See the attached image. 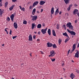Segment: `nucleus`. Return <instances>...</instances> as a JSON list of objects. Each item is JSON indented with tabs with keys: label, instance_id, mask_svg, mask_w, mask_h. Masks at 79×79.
<instances>
[{
	"label": "nucleus",
	"instance_id": "nucleus-6",
	"mask_svg": "<svg viewBox=\"0 0 79 79\" xmlns=\"http://www.w3.org/2000/svg\"><path fill=\"white\" fill-rule=\"evenodd\" d=\"M32 20L33 21H35L37 20V16H32Z\"/></svg>",
	"mask_w": 79,
	"mask_h": 79
},
{
	"label": "nucleus",
	"instance_id": "nucleus-60",
	"mask_svg": "<svg viewBox=\"0 0 79 79\" xmlns=\"http://www.w3.org/2000/svg\"><path fill=\"white\" fill-rule=\"evenodd\" d=\"M66 37H67L69 39V36H68V35H67Z\"/></svg>",
	"mask_w": 79,
	"mask_h": 79
},
{
	"label": "nucleus",
	"instance_id": "nucleus-7",
	"mask_svg": "<svg viewBox=\"0 0 79 79\" xmlns=\"http://www.w3.org/2000/svg\"><path fill=\"white\" fill-rule=\"evenodd\" d=\"M28 40H29V41H32V35H29V36H28Z\"/></svg>",
	"mask_w": 79,
	"mask_h": 79
},
{
	"label": "nucleus",
	"instance_id": "nucleus-22",
	"mask_svg": "<svg viewBox=\"0 0 79 79\" xmlns=\"http://www.w3.org/2000/svg\"><path fill=\"white\" fill-rule=\"evenodd\" d=\"M78 10H77V9H75L73 12V15H76V12H78Z\"/></svg>",
	"mask_w": 79,
	"mask_h": 79
},
{
	"label": "nucleus",
	"instance_id": "nucleus-34",
	"mask_svg": "<svg viewBox=\"0 0 79 79\" xmlns=\"http://www.w3.org/2000/svg\"><path fill=\"white\" fill-rule=\"evenodd\" d=\"M7 21H8V22H9L10 21V17H7V18L6 19Z\"/></svg>",
	"mask_w": 79,
	"mask_h": 79
},
{
	"label": "nucleus",
	"instance_id": "nucleus-5",
	"mask_svg": "<svg viewBox=\"0 0 79 79\" xmlns=\"http://www.w3.org/2000/svg\"><path fill=\"white\" fill-rule=\"evenodd\" d=\"M32 25V27L31 29H34V28H35L37 26V25L35 24V23H33L31 24Z\"/></svg>",
	"mask_w": 79,
	"mask_h": 79
},
{
	"label": "nucleus",
	"instance_id": "nucleus-38",
	"mask_svg": "<svg viewBox=\"0 0 79 79\" xmlns=\"http://www.w3.org/2000/svg\"><path fill=\"white\" fill-rule=\"evenodd\" d=\"M56 29H59V25L57 24L56 26Z\"/></svg>",
	"mask_w": 79,
	"mask_h": 79
},
{
	"label": "nucleus",
	"instance_id": "nucleus-54",
	"mask_svg": "<svg viewBox=\"0 0 79 79\" xmlns=\"http://www.w3.org/2000/svg\"><path fill=\"white\" fill-rule=\"evenodd\" d=\"M43 11V9H41V12H42Z\"/></svg>",
	"mask_w": 79,
	"mask_h": 79
},
{
	"label": "nucleus",
	"instance_id": "nucleus-58",
	"mask_svg": "<svg viewBox=\"0 0 79 79\" xmlns=\"http://www.w3.org/2000/svg\"><path fill=\"white\" fill-rule=\"evenodd\" d=\"M77 15L79 17V13L77 14Z\"/></svg>",
	"mask_w": 79,
	"mask_h": 79
},
{
	"label": "nucleus",
	"instance_id": "nucleus-31",
	"mask_svg": "<svg viewBox=\"0 0 79 79\" xmlns=\"http://www.w3.org/2000/svg\"><path fill=\"white\" fill-rule=\"evenodd\" d=\"M3 6V5L2 4V0H0V7H1V6Z\"/></svg>",
	"mask_w": 79,
	"mask_h": 79
},
{
	"label": "nucleus",
	"instance_id": "nucleus-40",
	"mask_svg": "<svg viewBox=\"0 0 79 79\" xmlns=\"http://www.w3.org/2000/svg\"><path fill=\"white\" fill-rule=\"evenodd\" d=\"M16 37H17V36H13L12 37V38L13 39H16Z\"/></svg>",
	"mask_w": 79,
	"mask_h": 79
},
{
	"label": "nucleus",
	"instance_id": "nucleus-9",
	"mask_svg": "<svg viewBox=\"0 0 79 79\" xmlns=\"http://www.w3.org/2000/svg\"><path fill=\"white\" fill-rule=\"evenodd\" d=\"M14 26L15 29H17L18 28V24H17L16 23L14 22Z\"/></svg>",
	"mask_w": 79,
	"mask_h": 79
},
{
	"label": "nucleus",
	"instance_id": "nucleus-19",
	"mask_svg": "<svg viewBox=\"0 0 79 79\" xmlns=\"http://www.w3.org/2000/svg\"><path fill=\"white\" fill-rule=\"evenodd\" d=\"M48 33L49 35H51V30H50V29L49 28L48 29Z\"/></svg>",
	"mask_w": 79,
	"mask_h": 79
},
{
	"label": "nucleus",
	"instance_id": "nucleus-26",
	"mask_svg": "<svg viewBox=\"0 0 79 79\" xmlns=\"http://www.w3.org/2000/svg\"><path fill=\"white\" fill-rule=\"evenodd\" d=\"M75 48H76V44H75L73 46V50H75Z\"/></svg>",
	"mask_w": 79,
	"mask_h": 79
},
{
	"label": "nucleus",
	"instance_id": "nucleus-8",
	"mask_svg": "<svg viewBox=\"0 0 79 79\" xmlns=\"http://www.w3.org/2000/svg\"><path fill=\"white\" fill-rule=\"evenodd\" d=\"M47 44V45H48V47H52L53 45V44L50 43H48Z\"/></svg>",
	"mask_w": 79,
	"mask_h": 79
},
{
	"label": "nucleus",
	"instance_id": "nucleus-49",
	"mask_svg": "<svg viewBox=\"0 0 79 79\" xmlns=\"http://www.w3.org/2000/svg\"><path fill=\"white\" fill-rule=\"evenodd\" d=\"M37 41L39 42V41H40V39H37Z\"/></svg>",
	"mask_w": 79,
	"mask_h": 79
},
{
	"label": "nucleus",
	"instance_id": "nucleus-53",
	"mask_svg": "<svg viewBox=\"0 0 79 79\" xmlns=\"http://www.w3.org/2000/svg\"><path fill=\"white\" fill-rule=\"evenodd\" d=\"M40 53L41 54H44V52H42V51H40Z\"/></svg>",
	"mask_w": 79,
	"mask_h": 79
},
{
	"label": "nucleus",
	"instance_id": "nucleus-50",
	"mask_svg": "<svg viewBox=\"0 0 79 79\" xmlns=\"http://www.w3.org/2000/svg\"><path fill=\"white\" fill-rule=\"evenodd\" d=\"M75 23H77V20H76L75 21Z\"/></svg>",
	"mask_w": 79,
	"mask_h": 79
},
{
	"label": "nucleus",
	"instance_id": "nucleus-36",
	"mask_svg": "<svg viewBox=\"0 0 79 79\" xmlns=\"http://www.w3.org/2000/svg\"><path fill=\"white\" fill-rule=\"evenodd\" d=\"M51 61H55V59L54 58V59H51Z\"/></svg>",
	"mask_w": 79,
	"mask_h": 79
},
{
	"label": "nucleus",
	"instance_id": "nucleus-45",
	"mask_svg": "<svg viewBox=\"0 0 79 79\" xmlns=\"http://www.w3.org/2000/svg\"><path fill=\"white\" fill-rule=\"evenodd\" d=\"M38 34H39V35H40V32L39 31L38 33Z\"/></svg>",
	"mask_w": 79,
	"mask_h": 79
},
{
	"label": "nucleus",
	"instance_id": "nucleus-24",
	"mask_svg": "<svg viewBox=\"0 0 79 79\" xmlns=\"http://www.w3.org/2000/svg\"><path fill=\"white\" fill-rule=\"evenodd\" d=\"M58 13H59V10H58V9H57L56 11L55 15H57Z\"/></svg>",
	"mask_w": 79,
	"mask_h": 79
},
{
	"label": "nucleus",
	"instance_id": "nucleus-13",
	"mask_svg": "<svg viewBox=\"0 0 79 79\" xmlns=\"http://www.w3.org/2000/svg\"><path fill=\"white\" fill-rule=\"evenodd\" d=\"M19 7H20V9L22 10L23 11H25V8L24 7H22L21 6H19Z\"/></svg>",
	"mask_w": 79,
	"mask_h": 79
},
{
	"label": "nucleus",
	"instance_id": "nucleus-1",
	"mask_svg": "<svg viewBox=\"0 0 79 79\" xmlns=\"http://www.w3.org/2000/svg\"><path fill=\"white\" fill-rule=\"evenodd\" d=\"M48 29V28L46 27L45 29H42L41 30V32H42L43 34H45L46 33H47V31Z\"/></svg>",
	"mask_w": 79,
	"mask_h": 79
},
{
	"label": "nucleus",
	"instance_id": "nucleus-62",
	"mask_svg": "<svg viewBox=\"0 0 79 79\" xmlns=\"http://www.w3.org/2000/svg\"><path fill=\"white\" fill-rule=\"evenodd\" d=\"M37 13H39V11H37Z\"/></svg>",
	"mask_w": 79,
	"mask_h": 79
},
{
	"label": "nucleus",
	"instance_id": "nucleus-61",
	"mask_svg": "<svg viewBox=\"0 0 79 79\" xmlns=\"http://www.w3.org/2000/svg\"><path fill=\"white\" fill-rule=\"evenodd\" d=\"M6 32L7 34H8V31H6Z\"/></svg>",
	"mask_w": 79,
	"mask_h": 79
},
{
	"label": "nucleus",
	"instance_id": "nucleus-32",
	"mask_svg": "<svg viewBox=\"0 0 79 79\" xmlns=\"http://www.w3.org/2000/svg\"><path fill=\"white\" fill-rule=\"evenodd\" d=\"M71 6H72V5H70L69 7L67 8V10L68 11H69L70 10Z\"/></svg>",
	"mask_w": 79,
	"mask_h": 79
},
{
	"label": "nucleus",
	"instance_id": "nucleus-33",
	"mask_svg": "<svg viewBox=\"0 0 79 79\" xmlns=\"http://www.w3.org/2000/svg\"><path fill=\"white\" fill-rule=\"evenodd\" d=\"M63 35H65V36H66H66L68 35V34L66 33V32H65L64 33H63Z\"/></svg>",
	"mask_w": 79,
	"mask_h": 79
},
{
	"label": "nucleus",
	"instance_id": "nucleus-28",
	"mask_svg": "<svg viewBox=\"0 0 79 79\" xmlns=\"http://www.w3.org/2000/svg\"><path fill=\"white\" fill-rule=\"evenodd\" d=\"M69 39H70V38H67V39H65V41H64V42L65 43H66L68 41H69Z\"/></svg>",
	"mask_w": 79,
	"mask_h": 79
},
{
	"label": "nucleus",
	"instance_id": "nucleus-42",
	"mask_svg": "<svg viewBox=\"0 0 79 79\" xmlns=\"http://www.w3.org/2000/svg\"><path fill=\"white\" fill-rule=\"evenodd\" d=\"M12 32V31H11V30H10V33H9L10 35H11Z\"/></svg>",
	"mask_w": 79,
	"mask_h": 79
},
{
	"label": "nucleus",
	"instance_id": "nucleus-37",
	"mask_svg": "<svg viewBox=\"0 0 79 79\" xmlns=\"http://www.w3.org/2000/svg\"><path fill=\"white\" fill-rule=\"evenodd\" d=\"M32 5H31L30 6L29 9L31 10V9H32Z\"/></svg>",
	"mask_w": 79,
	"mask_h": 79
},
{
	"label": "nucleus",
	"instance_id": "nucleus-52",
	"mask_svg": "<svg viewBox=\"0 0 79 79\" xmlns=\"http://www.w3.org/2000/svg\"><path fill=\"white\" fill-rule=\"evenodd\" d=\"M78 47H79V44H78L77 45V48H78Z\"/></svg>",
	"mask_w": 79,
	"mask_h": 79
},
{
	"label": "nucleus",
	"instance_id": "nucleus-3",
	"mask_svg": "<svg viewBox=\"0 0 79 79\" xmlns=\"http://www.w3.org/2000/svg\"><path fill=\"white\" fill-rule=\"evenodd\" d=\"M56 54V53H55V52L54 51H51L50 52V55H49V57H50V56H54L55 54Z\"/></svg>",
	"mask_w": 79,
	"mask_h": 79
},
{
	"label": "nucleus",
	"instance_id": "nucleus-35",
	"mask_svg": "<svg viewBox=\"0 0 79 79\" xmlns=\"http://www.w3.org/2000/svg\"><path fill=\"white\" fill-rule=\"evenodd\" d=\"M23 23V24H27V21H24Z\"/></svg>",
	"mask_w": 79,
	"mask_h": 79
},
{
	"label": "nucleus",
	"instance_id": "nucleus-10",
	"mask_svg": "<svg viewBox=\"0 0 79 79\" xmlns=\"http://www.w3.org/2000/svg\"><path fill=\"white\" fill-rule=\"evenodd\" d=\"M15 17V15L14 14H12L11 16H10V18L11 19V20L12 21H13V20L14 19V17Z\"/></svg>",
	"mask_w": 79,
	"mask_h": 79
},
{
	"label": "nucleus",
	"instance_id": "nucleus-2",
	"mask_svg": "<svg viewBox=\"0 0 79 79\" xmlns=\"http://www.w3.org/2000/svg\"><path fill=\"white\" fill-rule=\"evenodd\" d=\"M67 31L68 32L70 33L72 35H76V33L74 32V31H70L69 30V29H67Z\"/></svg>",
	"mask_w": 79,
	"mask_h": 79
},
{
	"label": "nucleus",
	"instance_id": "nucleus-20",
	"mask_svg": "<svg viewBox=\"0 0 79 79\" xmlns=\"http://www.w3.org/2000/svg\"><path fill=\"white\" fill-rule=\"evenodd\" d=\"M75 76L74 75L73 73H71L70 75V77H71L72 79H73V78Z\"/></svg>",
	"mask_w": 79,
	"mask_h": 79
},
{
	"label": "nucleus",
	"instance_id": "nucleus-27",
	"mask_svg": "<svg viewBox=\"0 0 79 79\" xmlns=\"http://www.w3.org/2000/svg\"><path fill=\"white\" fill-rule=\"evenodd\" d=\"M3 13V11L2 10V9H0V15L1 16H2V15Z\"/></svg>",
	"mask_w": 79,
	"mask_h": 79
},
{
	"label": "nucleus",
	"instance_id": "nucleus-23",
	"mask_svg": "<svg viewBox=\"0 0 79 79\" xmlns=\"http://www.w3.org/2000/svg\"><path fill=\"white\" fill-rule=\"evenodd\" d=\"M8 5V2H6L4 5L5 8H6L7 7Z\"/></svg>",
	"mask_w": 79,
	"mask_h": 79
},
{
	"label": "nucleus",
	"instance_id": "nucleus-25",
	"mask_svg": "<svg viewBox=\"0 0 79 79\" xmlns=\"http://www.w3.org/2000/svg\"><path fill=\"white\" fill-rule=\"evenodd\" d=\"M42 27V25L40 24H38L37 26L38 28H41Z\"/></svg>",
	"mask_w": 79,
	"mask_h": 79
},
{
	"label": "nucleus",
	"instance_id": "nucleus-56",
	"mask_svg": "<svg viewBox=\"0 0 79 79\" xmlns=\"http://www.w3.org/2000/svg\"><path fill=\"white\" fill-rule=\"evenodd\" d=\"M61 12L60 11L59 12V15H61Z\"/></svg>",
	"mask_w": 79,
	"mask_h": 79
},
{
	"label": "nucleus",
	"instance_id": "nucleus-63",
	"mask_svg": "<svg viewBox=\"0 0 79 79\" xmlns=\"http://www.w3.org/2000/svg\"><path fill=\"white\" fill-rule=\"evenodd\" d=\"M34 33H35V34H37V32H34Z\"/></svg>",
	"mask_w": 79,
	"mask_h": 79
},
{
	"label": "nucleus",
	"instance_id": "nucleus-11",
	"mask_svg": "<svg viewBox=\"0 0 79 79\" xmlns=\"http://www.w3.org/2000/svg\"><path fill=\"white\" fill-rule=\"evenodd\" d=\"M39 3V2L38 1H36L35 2L33 5V7H34L35 6V5H37Z\"/></svg>",
	"mask_w": 79,
	"mask_h": 79
},
{
	"label": "nucleus",
	"instance_id": "nucleus-43",
	"mask_svg": "<svg viewBox=\"0 0 79 79\" xmlns=\"http://www.w3.org/2000/svg\"><path fill=\"white\" fill-rule=\"evenodd\" d=\"M12 1L13 2H15L17 1V0H12Z\"/></svg>",
	"mask_w": 79,
	"mask_h": 79
},
{
	"label": "nucleus",
	"instance_id": "nucleus-48",
	"mask_svg": "<svg viewBox=\"0 0 79 79\" xmlns=\"http://www.w3.org/2000/svg\"><path fill=\"white\" fill-rule=\"evenodd\" d=\"M70 52V50H69L68 51V55H69V53Z\"/></svg>",
	"mask_w": 79,
	"mask_h": 79
},
{
	"label": "nucleus",
	"instance_id": "nucleus-21",
	"mask_svg": "<svg viewBox=\"0 0 79 79\" xmlns=\"http://www.w3.org/2000/svg\"><path fill=\"white\" fill-rule=\"evenodd\" d=\"M36 10V9H35V8H34L33 9L32 12V14L33 15H35V13Z\"/></svg>",
	"mask_w": 79,
	"mask_h": 79
},
{
	"label": "nucleus",
	"instance_id": "nucleus-64",
	"mask_svg": "<svg viewBox=\"0 0 79 79\" xmlns=\"http://www.w3.org/2000/svg\"><path fill=\"white\" fill-rule=\"evenodd\" d=\"M12 79H15L14 78H12Z\"/></svg>",
	"mask_w": 79,
	"mask_h": 79
},
{
	"label": "nucleus",
	"instance_id": "nucleus-55",
	"mask_svg": "<svg viewBox=\"0 0 79 79\" xmlns=\"http://www.w3.org/2000/svg\"><path fill=\"white\" fill-rule=\"evenodd\" d=\"M4 31H6V32H7L8 31H7V30H6V29H5L4 30Z\"/></svg>",
	"mask_w": 79,
	"mask_h": 79
},
{
	"label": "nucleus",
	"instance_id": "nucleus-39",
	"mask_svg": "<svg viewBox=\"0 0 79 79\" xmlns=\"http://www.w3.org/2000/svg\"><path fill=\"white\" fill-rule=\"evenodd\" d=\"M58 42H59V43L60 44V43H61V40L59 39V40Z\"/></svg>",
	"mask_w": 79,
	"mask_h": 79
},
{
	"label": "nucleus",
	"instance_id": "nucleus-59",
	"mask_svg": "<svg viewBox=\"0 0 79 79\" xmlns=\"http://www.w3.org/2000/svg\"><path fill=\"white\" fill-rule=\"evenodd\" d=\"M64 65V63H63L62 64V66H63V65Z\"/></svg>",
	"mask_w": 79,
	"mask_h": 79
},
{
	"label": "nucleus",
	"instance_id": "nucleus-4",
	"mask_svg": "<svg viewBox=\"0 0 79 79\" xmlns=\"http://www.w3.org/2000/svg\"><path fill=\"white\" fill-rule=\"evenodd\" d=\"M79 54V51H77V52L75 53V54L74 56V57H75V58H78Z\"/></svg>",
	"mask_w": 79,
	"mask_h": 79
},
{
	"label": "nucleus",
	"instance_id": "nucleus-41",
	"mask_svg": "<svg viewBox=\"0 0 79 79\" xmlns=\"http://www.w3.org/2000/svg\"><path fill=\"white\" fill-rule=\"evenodd\" d=\"M63 27H64V28H65V29H66V25H63Z\"/></svg>",
	"mask_w": 79,
	"mask_h": 79
},
{
	"label": "nucleus",
	"instance_id": "nucleus-16",
	"mask_svg": "<svg viewBox=\"0 0 79 79\" xmlns=\"http://www.w3.org/2000/svg\"><path fill=\"white\" fill-rule=\"evenodd\" d=\"M45 3V2L41 1L40 2V5H43Z\"/></svg>",
	"mask_w": 79,
	"mask_h": 79
},
{
	"label": "nucleus",
	"instance_id": "nucleus-57",
	"mask_svg": "<svg viewBox=\"0 0 79 79\" xmlns=\"http://www.w3.org/2000/svg\"><path fill=\"white\" fill-rule=\"evenodd\" d=\"M4 45L5 44H4L2 45V46L3 47H4Z\"/></svg>",
	"mask_w": 79,
	"mask_h": 79
},
{
	"label": "nucleus",
	"instance_id": "nucleus-51",
	"mask_svg": "<svg viewBox=\"0 0 79 79\" xmlns=\"http://www.w3.org/2000/svg\"><path fill=\"white\" fill-rule=\"evenodd\" d=\"M73 51H74V50H72L71 51L70 53H72V52H73Z\"/></svg>",
	"mask_w": 79,
	"mask_h": 79
},
{
	"label": "nucleus",
	"instance_id": "nucleus-44",
	"mask_svg": "<svg viewBox=\"0 0 79 79\" xmlns=\"http://www.w3.org/2000/svg\"><path fill=\"white\" fill-rule=\"evenodd\" d=\"M33 37L34 39H35V35H33Z\"/></svg>",
	"mask_w": 79,
	"mask_h": 79
},
{
	"label": "nucleus",
	"instance_id": "nucleus-15",
	"mask_svg": "<svg viewBox=\"0 0 79 79\" xmlns=\"http://www.w3.org/2000/svg\"><path fill=\"white\" fill-rule=\"evenodd\" d=\"M51 15H53V14L54 12H55L54 11V8L52 7V9H51Z\"/></svg>",
	"mask_w": 79,
	"mask_h": 79
},
{
	"label": "nucleus",
	"instance_id": "nucleus-18",
	"mask_svg": "<svg viewBox=\"0 0 79 79\" xmlns=\"http://www.w3.org/2000/svg\"><path fill=\"white\" fill-rule=\"evenodd\" d=\"M65 3L67 5L69 3V0H64Z\"/></svg>",
	"mask_w": 79,
	"mask_h": 79
},
{
	"label": "nucleus",
	"instance_id": "nucleus-17",
	"mask_svg": "<svg viewBox=\"0 0 79 79\" xmlns=\"http://www.w3.org/2000/svg\"><path fill=\"white\" fill-rule=\"evenodd\" d=\"M52 33L53 36H56V33H55V31L54 30H52Z\"/></svg>",
	"mask_w": 79,
	"mask_h": 79
},
{
	"label": "nucleus",
	"instance_id": "nucleus-12",
	"mask_svg": "<svg viewBox=\"0 0 79 79\" xmlns=\"http://www.w3.org/2000/svg\"><path fill=\"white\" fill-rule=\"evenodd\" d=\"M67 27H69L70 26H71V23L70 22L68 23L66 25Z\"/></svg>",
	"mask_w": 79,
	"mask_h": 79
},
{
	"label": "nucleus",
	"instance_id": "nucleus-29",
	"mask_svg": "<svg viewBox=\"0 0 79 79\" xmlns=\"http://www.w3.org/2000/svg\"><path fill=\"white\" fill-rule=\"evenodd\" d=\"M52 47L54 48H57V46H56V45L55 44H54L52 45Z\"/></svg>",
	"mask_w": 79,
	"mask_h": 79
},
{
	"label": "nucleus",
	"instance_id": "nucleus-30",
	"mask_svg": "<svg viewBox=\"0 0 79 79\" xmlns=\"http://www.w3.org/2000/svg\"><path fill=\"white\" fill-rule=\"evenodd\" d=\"M69 27V29H70V30H73V26L72 25Z\"/></svg>",
	"mask_w": 79,
	"mask_h": 79
},
{
	"label": "nucleus",
	"instance_id": "nucleus-46",
	"mask_svg": "<svg viewBox=\"0 0 79 79\" xmlns=\"http://www.w3.org/2000/svg\"><path fill=\"white\" fill-rule=\"evenodd\" d=\"M42 26H43V27H45V23H43L42 24Z\"/></svg>",
	"mask_w": 79,
	"mask_h": 79
},
{
	"label": "nucleus",
	"instance_id": "nucleus-47",
	"mask_svg": "<svg viewBox=\"0 0 79 79\" xmlns=\"http://www.w3.org/2000/svg\"><path fill=\"white\" fill-rule=\"evenodd\" d=\"M76 72H77V73H79V70H76Z\"/></svg>",
	"mask_w": 79,
	"mask_h": 79
},
{
	"label": "nucleus",
	"instance_id": "nucleus-14",
	"mask_svg": "<svg viewBox=\"0 0 79 79\" xmlns=\"http://www.w3.org/2000/svg\"><path fill=\"white\" fill-rule=\"evenodd\" d=\"M15 5H12L11 7H10L9 8V10L10 11H11L13 9V8L15 7Z\"/></svg>",
	"mask_w": 79,
	"mask_h": 79
}]
</instances>
